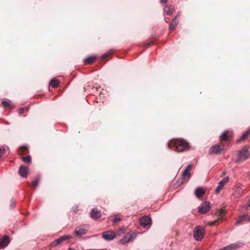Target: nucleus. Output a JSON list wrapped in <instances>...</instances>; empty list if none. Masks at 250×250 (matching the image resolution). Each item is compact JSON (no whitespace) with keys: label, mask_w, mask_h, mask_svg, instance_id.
<instances>
[{"label":"nucleus","mask_w":250,"mask_h":250,"mask_svg":"<svg viewBox=\"0 0 250 250\" xmlns=\"http://www.w3.org/2000/svg\"><path fill=\"white\" fill-rule=\"evenodd\" d=\"M136 237V234L133 232H129L125 234L124 238L120 240L121 244H125L130 241H132Z\"/></svg>","instance_id":"obj_6"},{"label":"nucleus","mask_w":250,"mask_h":250,"mask_svg":"<svg viewBox=\"0 0 250 250\" xmlns=\"http://www.w3.org/2000/svg\"><path fill=\"white\" fill-rule=\"evenodd\" d=\"M59 84V82L58 80L55 79H52L49 82V85L53 88L57 87Z\"/></svg>","instance_id":"obj_21"},{"label":"nucleus","mask_w":250,"mask_h":250,"mask_svg":"<svg viewBox=\"0 0 250 250\" xmlns=\"http://www.w3.org/2000/svg\"><path fill=\"white\" fill-rule=\"evenodd\" d=\"M112 51H112V50H110V51H109V52L108 53H105V54H104L102 55V59H105V58H106V57L109 55V54L110 53L112 52Z\"/></svg>","instance_id":"obj_31"},{"label":"nucleus","mask_w":250,"mask_h":250,"mask_svg":"<svg viewBox=\"0 0 250 250\" xmlns=\"http://www.w3.org/2000/svg\"><path fill=\"white\" fill-rule=\"evenodd\" d=\"M218 221V220H216V221H213V222H212L211 223V225H215V224H216V223Z\"/></svg>","instance_id":"obj_38"},{"label":"nucleus","mask_w":250,"mask_h":250,"mask_svg":"<svg viewBox=\"0 0 250 250\" xmlns=\"http://www.w3.org/2000/svg\"><path fill=\"white\" fill-rule=\"evenodd\" d=\"M95 59V56H90L84 60L83 62L85 64H89L92 63Z\"/></svg>","instance_id":"obj_20"},{"label":"nucleus","mask_w":250,"mask_h":250,"mask_svg":"<svg viewBox=\"0 0 250 250\" xmlns=\"http://www.w3.org/2000/svg\"><path fill=\"white\" fill-rule=\"evenodd\" d=\"M124 229H120L117 231V235H121V234L123 232Z\"/></svg>","instance_id":"obj_33"},{"label":"nucleus","mask_w":250,"mask_h":250,"mask_svg":"<svg viewBox=\"0 0 250 250\" xmlns=\"http://www.w3.org/2000/svg\"><path fill=\"white\" fill-rule=\"evenodd\" d=\"M249 152L247 146H244L243 147L241 150H240L237 154V162H242L247 160L249 156Z\"/></svg>","instance_id":"obj_3"},{"label":"nucleus","mask_w":250,"mask_h":250,"mask_svg":"<svg viewBox=\"0 0 250 250\" xmlns=\"http://www.w3.org/2000/svg\"><path fill=\"white\" fill-rule=\"evenodd\" d=\"M244 244L243 242H237L235 243L231 244L228 246L222 248L219 250H236L242 247Z\"/></svg>","instance_id":"obj_5"},{"label":"nucleus","mask_w":250,"mask_h":250,"mask_svg":"<svg viewBox=\"0 0 250 250\" xmlns=\"http://www.w3.org/2000/svg\"><path fill=\"white\" fill-rule=\"evenodd\" d=\"M173 146L176 150L181 152L188 149V144L184 140L182 139H176L172 140L168 144L169 148H171V146Z\"/></svg>","instance_id":"obj_1"},{"label":"nucleus","mask_w":250,"mask_h":250,"mask_svg":"<svg viewBox=\"0 0 250 250\" xmlns=\"http://www.w3.org/2000/svg\"><path fill=\"white\" fill-rule=\"evenodd\" d=\"M224 150L223 147H221L220 145L217 144L210 148L209 153L210 154H218L222 153Z\"/></svg>","instance_id":"obj_9"},{"label":"nucleus","mask_w":250,"mask_h":250,"mask_svg":"<svg viewBox=\"0 0 250 250\" xmlns=\"http://www.w3.org/2000/svg\"><path fill=\"white\" fill-rule=\"evenodd\" d=\"M24 108H21L19 110V113L20 114H22L23 112V111H24Z\"/></svg>","instance_id":"obj_36"},{"label":"nucleus","mask_w":250,"mask_h":250,"mask_svg":"<svg viewBox=\"0 0 250 250\" xmlns=\"http://www.w3.org/2000/svg\"><path fill=\"white\" fill-rule=\"evenodd\" d=\"M229 180V177L227 176L224 177L222 180H221L218 184V186L217 188H223L227 183L228 182Z\"/></svg>","instance_id":"obj_19"},{"label":"nucleus","mask_w":250,"mask_h":250,"mask_svg":"<svg viewBox=\"0 0 250 250\" xmlns=\"http://www.w3.org/2000/svg\"><path fill=\"white\" fill-rule=\"evenodd\" d=\"M233 195L234 196H235L236 197H239L240 196V194L239 193H233Z\"/></svg>","instance_id":"obj_37"},{"label":"nucleus","mask_w":250,"mask_h":250,"mask_svg":"<svg viewBox=\"0 0 250 250\" xmlns=\"http://www.w3.org/2000/svg\"><path fill=\"white\" fill-rule=\"evenodd\" d=\"M249 221L250 222V216H249Z\"/></svg>","instance_id":"obj_41"},{"label":"nucleus","mask_w":250,"mask_h":250,"mask_svg":"<svg viewBox=\"0 0 250 250\" xmlns=\"http://www.w3.org/2000/svg\"><path fill=\"white\" fill-rule=\"evenodd\" d=\"M16 206V201L14 199H12L10 201V208H13Z\"/></svg>","instance_id":"obj_28"},{"label":"nucleus","mask_w":250,"mask_h":250,"mask_svg":"<svg viewBox=\"0 0 250 250\" xmlns=\"http://www.w3.org/2000/svg\"><path fill=\"white\" fill-rule=\"evenodd\" d=\"M150 45V44H149L147 46V47H148V46H149Z\"/></svg>","instance_id":"obj_43"},{"label":"nucleus","mask_w":250,"mask_h":250,"mask_svg":"<svg viewBox=\"0 0 250 250\" xmlns=\"http://www.w3.org/2000/svg\"><path fill=\"white\" fill-rule=\"evenodd\" d=\"M101 216V213L100 211L98 210L97 208H94L92 209L90 216L94 219L99 218Z\"/></svg>","instance_id":"obj_14"},{"label":"nucleus","mask_w":250,"mask_h":250,"mask_svg":"<svg viewBox=\"0 0 250 250\" xmlns=\"http://www.w3.org/2000/svg\"><path fill=\"white\" fill-rule=\"evenodd\" d=\"M191 168V165H188L184 170L181 178L179 179L176 182L177 186H181L183 184L187 181L190 177L189 170Z\"/></svg>","instance_id":"obj_2"},{"label":"nucleus","mask_w":250,"mask_h":250,"mask_svg":"<svg viewBox=\"0 0 250 250\" xmlns=\"http://www.w3.org/2000/svg\"><path fill=\"white\" fill-rule=\"evenodd\" d=\"M62 241V236L60 237L59 238L56 239L50 244V247H55L60 244Z\"/></svg>","instance_id":"obj_23"},{"label":"nucleus","mask_w":250,"mask_h":250,"mask_svg":"<svg viewBox=\"0 0 250 250\" xmlns=\"http://www.w3.org/2000/svg\"><path fill=\"white\" fill-rule=\"evenodd\" d=\"M86 232V229L83 227L79 226L77 227L75 230V235L77 236H81Z\"/></svg>","instance_id":"obj_13"},{"label":"nucleus","mask_w":250,"mask_h":250,"mask_svg":"<svg viewBox=\"0 0 250 250\" xmlns=\"http://www.w3.org/2000/svg\"><path fill=\"white\" fill-rule=\"evenodd\" d=\"M160 1L162 3H166L167 1V0H161Z\"/></svg>","instance_id":"obj_40"},{"label":"nucleus","mask_w":250,"mask_h":250,"mask_svg":"<svg viewBox=\"0 0 250 250\" xmlns=\"http://www.w3.org/2000/svg\"><path fill=\"white\" fill-rule=\"evenodd\" d=\"M179 16L178 14L176 17L172 21L169 25V30L170 31L173 30L178 24V22L176 21V18Z\"/></svg>","instance_id":"obj_18"},{"label":"nucleus","mask_w":250,"mask_h":250,"mask_svg":"<svg viewBox=\"0 0 250 250\" xmlns=\"http://www.w3.org/2000/svg\"><path fill=\"white\" fill-rule=\"evenodd\" d=\"M71 238V236H68V235H63V241L65 240H67V239H69V238Z\"/></svg>","instance_id":"obj_35"},{"label":"nucleus","mask_w":250,"mask_h":250,"mask_svg":"<svg viewBox=\"0 0 250 250\" xmlns=\"http://www.w3.org/2000/svg\"><path fill=\"white\" fill-rule=\"evenodd\" d=\"M249 216L248 215H243L240 216L237 219L235 224L238 225L244 223L245 222L249 223Z\"/></svg>","instance_id":"obj_11"},{"label":"nucleus","mask_w":250,"mask_h":250,"mask_svg":"<svg viewBox=\"0 0 250 250\" xmlns=\"http://www.w3.org/2000/svg\"><path fill=\"white\" fill-rule=\"evenodd\" d=\"M5 148L3 146L0 147V157L2 156V155L5 153Z\"/></svg>","instance_id":"obj_30"},{"label":"nucleus","mask_w":250,"mask_h":250,"mask_svg":"<svg viewBox=\"0 0 250 250\" xmlns=\"http://www.w3.org/2000/svg\"><path fill=\"white\" fill-rule=\"evenodd\" d=\"M21 159L22 161L26 163H29L31 162V157L30 156H27L26 157H23L21 158Z\"/></svg>","instance_id":"obj_25"},{"label":"nucleus","mask_w":250,"mask_h":250,"mask_svg":"<svg viewBox=\"0 0 250 250\" xmlns=\"http://www.w3.org/2000/svg\"><path fill=\"white\" fill-rule=\"evenodd\" d=\"M11 102L10 101L4 100L2 102V104L4 107H9L10 106Z\"/></svg>","instance_id":"obj_26"},{"label":"nucleus","mask_w":250,"mask_h":250,"mask_svg":"<svg viewBox=\"0 0 250 250\" xmlns=\"http://www.w3.org/2000/svg\"><path fill=\"white\" fill-rule=\"evenodd\" d=\"M174 11V9L173 6L170 5L169 6H165L164 9V12L165 14L167 15H171Z\"/></svg>","instance_id":"obj_16"},{"label":"nucleus","mask_w":250,"mask_h":250,"mask_svg":"<svg viewBox=\"0 0 250 250\" xmlns=\"http://www.w3.org/2000/svg\"><path fill=\"white\" fill-rule=\"evenodd\" d=\"M28 167L21 166L19 169V174L22 177H26L27 174Z\"/></svg>","instance_id":"obj_15"},{"label":"nucleus","mask_w":250,"mask_h":250,"mask_svg":"<svg viewBox=\"0 0 250 250\" xmlns=\"http://www.w3.org/2000/svg\"><path fill=\"white\" fill-rule=\"evenodd\" d=\"M249 134H250V128L243 134V135L241 136L240 140H245Z\"/></svg>","instance_id":"obj_24"},{"label":"nucleus","mask_w":250,"mask_h":250,"mask_svg":"<svg viewBox=\"0 0 250 250\" xmlns=\"http://www.w3.org/2000/svg\"><path fill=\"white\" fill-rule=\"evenodd\" d=\"M68 250H74L72 249H69Z\"/></svg>","instance_id":"obj_42"},{"label":"nucleus","mask_w":250,"mask_h":250,"mask_svg":"<svg viewBox=\"0 0 250 250\" xmlns=\"http://www.w3.org/2000/svg\"><path fill=\"white\" fill-rule=\"evenodd\" d=\"M221 188H216V193H218L220 192V190H221Z\"/></svg>","instance_id":"obj_39"},{"label":"nucleus","mask_w":250,"mask_h":250,"mask_svg":"<svg viewBox=\"0 0 250 250\" xmlns=\"http://www.w3.org/2000/svg\"><path fill=\"white\" fill-rule=\"evenodd\" d=\"M121 219L120 218H118L117 216H115L114 218V223H117L119 222Z\"/></svg>","instance_id":"obj_32"},{"label":"nucleus","mask_w":250,"mask_h":250,"mask_svg":"<svg viewBox=\"0 0 250 250\" xmlns=\"http://www.w3.org/2000/svg\"><path fill=\"white\" fill-rule=\"evenodd\" d=\"M229 131H224L222 135L220 136L221 141H227L229 138Z\"/></svg>","instance_id":"obj_22"},{"label":"nucleus","mask_w":250,"mask_h":250,"mask_svg":"<svg viewBox=\"0 0 250 250\" xmlns=\"http://www.w3.org/2000/svg\"><path fill=\"white\" fill-rule=\"evenodd\" d=\"M225 213V210L222 208L220 210H218L217 212H216V214L218 216H221L223 214Z\"/></svg>","instance_id":"obj_29"},{"label":"nucleus","mask_w":250,"mask_h":250,"mask_svg":"<svg viewBox=\"0 0 250 250\" xmlns=\"http://www.w3.org/2000/svg\"><path fill=\"white\" fill-rule=\"evenodd\" d=\"M210 208L209 203L208 202H205L198 207V211L201 213H206L210 210Z\"/></svg>","instance_id":"obj_8"},{"label":"nucleus","mask_w":250,"mask_h":250,"mask_svg":"<svg viewBox=\"0 0 250 250\" xmlns=\"http://www.w3.org/2000/svg\"><path fill=\"white\" fill-rule=\"evenodd\" d=\"M248 208H250V200L249 202L248 206H247V205H245L243 206V208H245L247 210L248 209Z\"/></svg>","instance_id":"obj_34"},{"label":"nucleus","mask_w":250,"mask_h":250,"mask_svg":"<svg viewBox=\"0 0 250 250\" xmlns=\"http://www.w3.org/2000/svg\"><path fill=\"white\" fill-rule=\"evenodd\" d=\"M40 181V178L37 177L33 181V184L34 186H38Z\"/></svg>","instance_id":"obj_27"},{"label":"nucleus","mask_w":250,"mask_h":250,"mask_svg":"<svg viewBox=\"0 0 250 250\" xmlns=\"http://www.w3.org/2000/svg\"><path fill=\"white\" fill-rule=\"evenodd\" d=\"M140 224L145 228H148L151 224V219L147 216H145L140 219Z\"/></svg>","instance_id":"obj_7"},{"label":"nucleus","mask_w":250,"mask_h":250,"mask_svg":"<svg viewBox=\"0 0 250 250\" xmlns=\"http://www.w3.org/2000/svg\"><path fill=\"white\" fill-rule=\"evenodd\" d=\"M10 242L9 238L7 235L4 236L0 238V247L2 248H5L7 246Z\"/></svg>","instance_id":"obj_12"},{"label":"nucleus","mask_w":250,"mask_h":250,"mask_svg":"<svg viewBox=\"0 0 250 250\" xmlns=\"http://www.w3.org/2000/svg\"><path fill=\"white\" fill-rule=\"evenodd\" d=\"M193 233L195 239L197 241H200L204 237L205 229L203 227L198 226L194 229Z\"/></svg>","instance_id":"obj_4"},{"label":"nucleus","mask_w":250,"mask_h":250,"mask_svg":"<svg viewBox=\"0 0 250 250\" xmlns=\"http://www.w3.org/2000/svg\"><path fill=\"white\" fill-rule=\"evenodd\" d=\"M115 235V233L112 231H106L103 233V237L107 241L113 240Z\"/></svg>","instance_id":"obj_10"},{"label":"nucleus","mask_w":250,"mask_h":250,"mask_svg":"<svg viewBox=\"0 0 250 250\" xmlns=\"http://www.w3.org/2000/svg\"><path fill=\"white\" fill-rule=\"evenodd\" d=\"M206 191L204 188H196L195 191V194L197 198L203 197L205 194Z\"/></svg>","instance_id":"obj_17"}]
</instances>
